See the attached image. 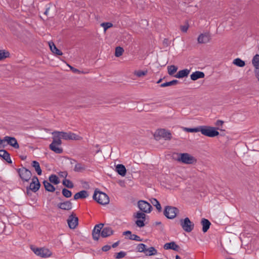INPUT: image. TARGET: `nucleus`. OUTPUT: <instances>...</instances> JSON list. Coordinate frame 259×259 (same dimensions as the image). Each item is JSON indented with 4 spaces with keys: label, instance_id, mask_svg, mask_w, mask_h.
<instances>
[{
    "label": "nucleus",
    "instance_id": "40",
    "mask_svg": "<svg viewBox=\"0 0 259 259\" xmlns=\"http://www.w3.org/2000/svg\"><path fill=\"white\" fill-rule=\"evenodd\" d=\"M137 250L139 252L145 253L146 251V245L143 243L139 244L137 246Z\"/></svg>",
    "mask_w": 259,
    "mask_h": 259
},
{
    "label": "nucleus",
    "instance_id": "17",
    "mask_svg": "<svg viewBox=\"0 0 259 259\" xmlns=\"http://www.w3.org/2000/svg\"><path fill=\"white\" fill-rule=\"evenodd\" d=\"M57 207L61 209L65 210H70L72 208V204L70 201H65L63 202L59 203L57 204Z\"/></svg>",
    "mask_w": 259,
    "mask_h": 259
},
{
    "label": "nucleus",
    "instance_id": "20",
    "mask_svg": "<svg viewBox=\"0 0 259 259\" xmlns=\"http://www.w3.org/2000/svg\"><path fill=\"white\" fill-rule=\"evenodd\" d=\"M0 157H2L8 163H12V161L11 159L10 154L7 151L4 149L0 150Z\"/></svg>",
    "mask_w": 259,
    "mask_h": 259
},
{
    "label": "nucleus",
    "instance_id": "58",
    "mask_svg": "<svg viewBox=\"0 0 259 259\" xmlns=\"http://www.w3.org/2000/svg\"><path fill=\"white\" fill-rule=\"evenodd\" d=\"M21 158L22 160H25L26 158V156H21Z\"/></svg>",
    "mask_w": 259,
    "mask_h": 259
},
{
    "label": "nucleus",
    "instance_id": "3",
    "mask_svg": "<svg viewBox=\"0 0 259 259\" xmlns=\"http://www.w3.org/2000/svg\"><path fill=\"white\" fill-rule=\"evenodd\" d=\"M200 132L202 135L211 138L216 137L219 135V132L216 130L215 127L210 126H200Z\"/></svg>",
    "mask_w": 259,
    "mask_h": 259
},
{
    "label": "nucleus",
    "instance_id": "33",
    "mask_svg": "<svg viewBox=\"0 0 259 259\" xmlns=\"http://www.w3.org/2000/svg\"><path fill=\"white\" fill-rule=\"evenodd\" d=\"M233 63L235 65L242 67L245 65V62L240 58H236L233 60Z\"/></svg>",
    "mask_w": 259,
    "mask_h": 259
},
{
    "label": "nucleus",
    "instance_id": "28",
    "mask_svg": "<svg viewBox=\"0 0 259 259\" xmlns=\"http://www.w3.org/2000/svg\"><path fill=\"white\" fill-rule=\"evenodd\" d=\"M32 166L33 167L37 172V175L40 176L42 174V170L40 167L39 163L36 161L32 162Z\"/></svg>",
    "mask_w": 259,
    "mask_h": 259
},
{
    "label": "nucleus",
    "instance_id": "29",
    "mask_svg": "<svg viewBox=\"0 0 259 259\" xmlns=\"http://www.w3.org/2000/svg\"><path fill=\"white\" fill-rule=\"evenodd\" d=\"M85 165L81 163H77L75 164L74 170L76 172H82L85 169Z\"/></svg>",
    "mask_w": 259,
    "mask_h": 259
},
{
    "label": "nucleus",
    "instance_id": "48",
    "mask_svg": "<svg viewBox=\"0 0 259 259\" xmlns=\"http://www.w3.org/2000/svg\"><path fill=\"white\" fill-rule=\"evenodd\" d=\"M189 24L187 22L184 25L181 26V30L183 32H186L188 29L189 28Z\"/></svg>",
    "mask_w": 259,
    "mask_h": 259
},
{
    "label": "nucleus",
    "instance_id": "56",
    "mask_svg": "<svg viewBox=\"0 0 259 259\" xmlns=\"http://www.w3.org/2000/svg\"><path fill=\"white\" fill-rule=\"evenodd\" d=\"M49 9H50L49 8H47L45 12H44V14L46 15V16L48 15Z\"/></svg>",
    "mask_w": 259,
    "mask_h": 259
},
{
    "label": "nucleus",
    "instance_id": "13",
    "mask_svg": "<svg viewBox=\"0 0 259 259\" xmlns=\"http://www.w3.org/2000/svg\"><path fill=\"white\" fill-rule=\"evenodd\" d=\"M4 143L7 142V144L13 147L15 149H19V145L15 137L5 136L3 138Z\"/></svg>",
    "mask_w": 259,
    "mask_h": 259
},
{
    "label": "nucleus",
    "instance_id": "62",
    "mask_svg": "<svg viewBox=\"0 0 259 259\" xmlns=\"http://www.w3.org/2000/svg\"><path fill=\"white\" fill-rule=\"evenodd\" d=\"M176 259H181V258L178 255H177L176 256Z\"/></svg>",
    "mask_w": 259,
    "mask_h": 259
},
{
    "label": "nucleus",
    "instance_id": "12",
    "mask_svg": "<svg viewBox=\"0 0 259 259\" xmlns=\"http://www.w3.org/2000/svg\"><path fill=\"white\" fill-rule=\"evenodd\" d=\"M103 226L104 224L102 223L99 224L95 226L92 231V236L94 240L97 241L99 240Z\"/></svg>",
    "mask_w": 259,
    "mask_h": 259
},
{
    "label": "nucleus",
    "instance_id": "22",
    "mask_svg": "<svg viewBox=\"0 0 259 259\" xmlns=\"http://www.w3.org/2000/svg\"><path fill=\"white\" fill-rule=\"evenodd\" d=\"M89 196L88 192L85 190H82L79 192L76 193L74 195V199L77 200L78 199H83Z\"/></svg>",
    "mask_w": 259,
    "mask_h": 259
},
{
    "label": "nucleus",
    "instance_id": "63",
    "mask_svg": "<svg viewBox=\"0 0 259 259\" xmlns=\"http://www.w3.org/2000/svg\"><path fill=\"white\" fill-rule=\"evenodd\" d=\"M60 191H56V194L57 195H60Z\"/></svg>",
    "mask_w": 259,
    "mask_h": 259
},
{
    "label": "nucleus",
    "instance_id": "36",
    "mask_svg": "<svg viewBox=\"0 0 259 259\" xmlns=\"http://www.w3.org/2000/svg\"><path fill=\"white\" fill-rule=\"evenodd\" d=\"M63 185H64L68 188H73L74 187V185L73 183L69 180L65 179L63 181Z\"/></svg>",
    "mask_w": 259,
    "mask_h": 259
},
{
    "label": "nucleus",
    "instance_id": "10",
    "mask_svg": "<svg viewBox=\"0 0 259 259\" xmlns=\"http://www.w3.org/2000/svg\"><path fill=\"white\" fill-rule=\"evenodd\" d=\"M67 223L69 227L71 229H74L76 228L78 224V219L76 214L72 212L67 219Z\"/></svg>",
    "mask_w": 259,
    "mask_h": 259
},
{
    "label": "nucleus",
    "instance_id": "37",
    "mask_svg": "<svg viewBox=\"0 0 259 259\" xmlns=\"http://www.w3.org/2000/svg\"><path fill=\"white\" fill-rule=\"evenodd\" d=\"M147 73L148 71L147 70L144 71L139 70L135 71L134 73L137 76L140 77L147 75Z\"/></svg>",
    "mask_w": 259,
    "mask_h": 259
},
{
    "label": "nucleus",
    "instance_id": "46",
    "mask_svg": "<svg viewBox=\"0 0 259 259\" xmlns=\"http://www.w3.org/2000/svg\"><path fill=\"white\" fill-rule=\"evenodd\" d=\"M136 217L138 219H142V220H145L146 219V214L141 212H138L137 213V215Z\"/></svg>",
    "mask_w": 259,
    "mask_h": 259
},
{
    "label": "nucleus",
    "instance_id": "15",
    "mask_svg": "<svg viewBox=\"0 0 259 259\" xmlns=\"http://www.w3.org/2000/svg\"><path fill=\"white\" fill-rule=\"evenodd\" d=\"M252 63L255 68V73L259 81V55L256 54L253 58Z\"/></svg>",
    "mask_w": 259,
    "mask_h": 259
},
{
    "label": "nucleus",
    "instance_id": "30",
    "mask_svg": "<svg viewBox=\"0 0 259 259\" xmlns=\"http://www.w3.org/2000/svg\"><path fill=\"white\" fill-rule=\"evenodd\" d=\"M145 253L146 255L151 256L156 255L157 253V251L154 247H150L146 249Z\"/></svg>",
    "mask_w": 259,
    "mask_h": 259
},
{
    "label": "nucleus",
    "instance_id": "60",
    "mask_svg": "<svg viewBox=\"0 0 259 259\" xmlns=\"http://www.w3.org/2000/svg\"><path fill=\"white\" fill-rule=\"evenodd\" d=\"M162 79V78H160L157 81V83H159L160 82H161Z\"/></svg>",
    "mask_w": 259,
    "mask_h": 259
},
{
    "label": "nucleus",
    "instance_id": "16",
    "mask_svg": "<svg viewBox=\"0 0 259 259\" xmlns=\"http://www.w3.org/2000/svg\"><path fill=\"white\" fill-rule=\"evenodd\" d=\"M210 35L209 33L200 34L198 37L197 40L199 44H205L209 41Z\"/></svg>",
    "mask_w": 259,
    "mask_h": 259
},
{
    "label": "nucleus",
    "instance_id": "18",
    "mask_svg": "<svg viewBox=\"0 0 259 259\" xmlns=\"http://www.w3.org/2000/svg\"><path fill=\"white\" fill-rule=\"evenodd\" d=\"M163 248L166 250L172 249L177 251H178L180 249V246L174 241L165 243L163 246Z\"/></svg>",
    "mask_w": 259,
    "mask_h": 259
},
{
    "label": "nucleus",
    "instance_id": "26",
    "mask_svg": "<svg viewBox=\"0 0 259 259\" xmlns=\"http://www.w3.org/2000/svg\"><path fill=\"white\" fill-rule=\"evenodd\" d=\"M49 45L51 51L54 54L59 56L62 55L63 54L62 52L56 47L53 42H49Z\"/></svg>",
    "mask_w": 259,
    "mask_h": 259
},
{
    "label": "nucleus",
    "instance_id": "25",
    "mask_svg": "<svg viewBox=\"0 0 259 259\" xmlns=\"http://www.w3.org/2000/svg\"><path fill=\"white\" fill-rule=\"evenodd\" d=\"M116 171L121 176H124L126 175V169L125 167L122 164H117L115 167Z\"/></svg>",
    "mask_w": 259,
    "mask_h": 259
},
{
    "label": "nucleus",
    "instance_id": "7",
    "mask_svg": "<svg viewBox=\"0 0 259 259\" xmlns=\"http://www.w3.org/2000/svg\"><path fill=\"white\" fill-rule=\"evenodd\" d=\"M179 209L174 206H166L163 211L164 215L169 219H174L179 213Z\"/></svg>",
    "mask_w": 259,
    "mask_h": 259
},
{
    "label": "nucleus",
    "instance_id": "42",
    "mask_svg": "<svg viewBox=\"0 0 259 259\" xmlns=\"http://www.w3.org/2000/svg\"><path fill=\"white\" fill-rule=\"evenodd\" d=\"M185 131L187 132H190V133L200 132V126H198L196 127L195 128H187V127H186L185 128Z\"/></svg>",
    "mask_w": 259,
    "mask_h": 259
},
{
    "label": "nucleus",
    "instance_id": "39",
    "mask_svg": "<svg viewBox=\"0 0 259 259\" xmlns=\"http://www.w3.org/2000/svg\"><path fill=\"white\" fill-rule=\"evenodd\" d=\"M62 194L65 197L68 198L71 196L72 192L66 188H63L62 189Z\"/></svg>",
    "mask_w": 259,
    "mask_h": 259
},
{
    "label": "nucleus",
    "instance_id": "38",
    "mask_svg": "<svg viewBox=\"0 0 259 259\" xmlns=\"http://www.w3.org/2000/svg\"><path fill=\"white\" fill-rule=\"evenodd\" d=\"M124 52V50L122 47H117L115 48V56L116 57L121 56Z\"/></svg>",
    "mask_w": 259,
    "mask_h": 259
},
{
    "label": "nucleus",
    "instance_id": "24",
    "mask_svg": "<svg viewBox=\"0 0 259 259\" xmlns=\"http://www.w3.org/2000/svg\"><path fill=\"white\" fill-rule=\"evenodd\" d=\"M201 224L202 225V231L204 233L206 232L210 227V222L207 219L203 218L201 220Z\"/></svg>",
    "mask_w": 259,
    "mask_h": 259
},
{
    "label": "nucleus",
    "instance_id": "52",
    "mask_svg": "<svg viewBox=\"0 0 259 259\" xmlns=\"http://www.w3.org/2000/svg\"><path fill=\"white\" fill-rule=\"evenodd\" d=\"M3 143H4L3 139H1L0 138V148H2V147L4 148L6 146V145H5V144L3 145Z\"/></svg>",
    "mask_w": 259,
    "mask_h": 259
},
{
    "label": "nucleus",
    "instance_id": "8",
    "mask_svg": "<svg viewBox=\"0 0 259 259\" xmlns=\"http://www.w3.org/2000/svg\"><path fill=\"white\" fill-rule=\"evenodd\" d=\"M20 178L23 182H28L31 179L32 174L29 169L23 167L16 169Z\"/></svg>",
    "mask_w": 259,
    "mask_h": 259
},
{
    "label": "nucleus",
    "instance_id": "41",
    "mask_svg": "<svg viewBox=\"0 0 259 259\" xmlns=\"http://www.w3.org/2000/svg\"><path fill=\"white\" fill-rule=\"evenodd\" d=\"M10 53L9 52H5L4 50H0V60L9 57Z\"/></svg>",
    "mask_w": 259,
    "mask_h": 259
},
{
    "label": "nucleus",
    "instance_id": "59",
    "mask_svg": "<svg viewBox=\"0 0 259 259\" xmlns=\"http://www.w3.org/2000/svg\"><path fill=\"white\" fill-rule=\"evenodd\" d=\"M160 224H161V222H155V225H160Z\"/></svg>",
    "mask_w": 259,
    "mask_h": 259
},
{
    "label": "nucleus",
    "instance_id": "55",
    "mask_svg": "<svg viewBox=\"0 0 259 259\" xmlns=\"http://www.w3.org/2000/svg\"><path fill=\"white\" fill-rule=\"evenodd\" d=\"M61 173H62V174L60 175V176L63 177H67V174L66 171L62 172Z\"/></svg>",
    "mask_w": 259,
    "mask_h": 259
},
{
    "label": "nucleus",
    "instance_id": "51",
    "mask_svg": "<svg viewBox=\"0 0 259 259\" xmlns=\"http://www.w3.org/2000/svg\"><path fill=\"white\" fill-rule=\"evenodd\" d=\"M69 67H70V68L71 70L73 72H74V73H80V71L79 70H78L77 69L75 68H74V67H72V66H70Z\"/></svg>",
    "mask_w": 259,
    "mask_h": 259
},
{
    "label": "nucleus",
    "instance_id": "45",
    "mask_svg": "<svg viewBox=\"0 0 259 259\" xmlns=\"http://www.w3.org/2000/svg\"><path fill=\"white\" fill-rule=\"evenodd\" d=\"M126 255V253L124 251H120L116 254L115 258L119 259L124 257Z\"/></svg>",
    "mask_w": 259,
    "mask_h": 259
},
{
    "label": "nucleus",
    "instance_id": "2",
    "mask_svg": "<svg viewBox=\"0 0 259 259\" xmlns=\"http://www.w3.org/2000/svg\"><path fill=\"white\" fill-rule=\"evenodd\" d=\"M93 198L101 205H106L109 203V198L108 195L105 193L98 191L96 190L94 192Z\"/></svg>",
    "mask_w": 259,
    "mask_h": 259
},
{
    "label": "nucleus",
    "instance_id": "27",
    "mask_svg": "<svg viewBox=\"0 0 259 259\" xmlns=\"http://www.w3.org/2000/svg\"><path fill=\"white\" fill-rule=\"evenodd\" d=\"M43 184L46 191L50 192H53L55 191V187L51 184V182L45 180L43 182Z\"/></svg>",
    "mask_w": 259,
    "mask_h": 259
},
{
    "label": "nucleus",
    "instance_id": "1",
    "mask_svg": "<svg viewBox=\"0 0 259 259\" xmlns=\"http://www.w3.org/2000/svg\"><path fill=\"white\" fill-rule=\"evenodd\" d=\"M53 136V141L49 145V148L56 154H61L63 152V148L59 147L62 144L61 139L65 140H78L80 137L71 132L54 131L52 133Z\"/></svg>",
    "mask_w": 259,
    "mask_h": 259
},
{
    "label": "nucleus",
    "instance_id": "57",
    "mask_svg": "<svg viewBox=\"0 0 259 259\" xmlns=\"http://www.w3.org/2000/svg\"><path fill=\"white\" fill-rule=\"evenodd\" d=\"M30 190H30V189H29V187H27V188H26V193H27V194L28 195H29V193H30Z\"/></svg>",
    "mask_w": 259,
    "mask_h": 259
},
{
    "label": "nucleus",
    "instance_id": "47",
    "mask_svg": "<svg viewBox=\"0 0 259 259\" xmlns=\"http://www.w3.org/2000/svg\"><path fill=\"white\" fill-rule=\"evenodd\" d=\"M145 220H138L136 221V225L139 227H143L145 226L144 222Z\"/></svg>",
    "mask_w": 259,
    "mask_h": 259
},
{
    "label": "nucleus",
    "instance_id": "53",
    "mask_svg": "<svg viewBox=\"0 0 259 259\" xmlns=\"http://www.w3.org/2000/svg\"><path fill=\"white\" fill-rule=\"evenodd\" d=\"M123 235H130L131 236L132 235V232L130 231H126L123 233Z\"/></svg>",
    "mask_w": 259,
    "mask_h": 259
},
{
    "label": "nucleus",
    "instance_id": "54",
    "mask_svg": "<svg viewBox=\"0 0 259 259\" xmlns=\"http://www.w3.org/2000/svg\"><path fill=\"white\" fill-rule=\"evenodd\" d=\"M119 243V241H117L116 242H115V243H113V244H112V247L113 248H115V247H116L118 245Z\"/></svg>",
    "mask_w": 259,
    "mask_h": 259
},
{
    "label": "nucleus",
    "instance_id": "43",
    "mask_svg": "<svg viewBox=\"0 0 259 259\" xmlns=\"http://www.w3.org/2000/svg\"><path fill=\"white\" fill-rule=\"evenodd\" d=\"M101 26L104 28V31H106L108 28L112 27L113 24L110 22H104L101 24Z\"/></svg>",
    "mask_w": 259,
    "mask_h": 259
},
{
    "label": "nucleus",
    "instance_id": "44",
    "mask_svg": "<svg viewBox=\"0 0 259 259\" xmlns=\"http://www.w3.org/2000/svg\"><path fill=\"white\" fill-rule=\"evenodd\" d=\"M129 239L130 240H135L137 241H142V239H141L139 236L135 235V234H132L131 236H130L129 237Z\"/></svg>",
    "mask_w": 259,
    "mask_h": 259
},
{
    "label": "nucleus",
    "instance_id": "50",
    "mask_svg": "<svg viewBox=\"0 0 259 259\" xmlns=\"http://www.w3.org/2000/svg\"><path fill=\"white\" fill-rule=\"evenodd\" d=\"M224 123V121L223 120H218L215 123V125L216 126H220V125H222Z\"/></svg>",
    "mask_w": 259,
    "mask_h": 259
},
{
    "label": "nucleus",
    "instance_id": "31",
    "mask_svg": "<svg viewBox=\"0 0 259 259\" xmlns=\"http://www.w3.org/2000/svg\"><path fill=\"white\" fill-rule=\"evenodd\" d=\"M50 182L55 185H57L60 183L59 178L55 175H51L49 178Z\"/></svg>",
    "mask_w": 259,
    "mask_h": 259
},
{
    "label": "nucleus",
    "instance_id": "14",
    "mask_svg": "<svg viewBox=\"0 0 259 259\" xmlns=\"http://www.w3.org/2000/svg\"><path fill=\"white\" fill-rule=\"evenodd\" d=\"M40 187V184L39 182L37 177L35 176L32 178V182L29 185V189L33 192H37Z\"/></svg>",
    "mask_w": 259,
    "mask_h": 259
},
{
    "label": "nucleus",
    "instance_id": "32",
    "mask_svg": "<svg viewBox=\"0 0 259 259\" xmlns=\"http://www.w3.org/2000/svg\"><path fill=\"white\" fill-rule=\"evenodd\" d=\"M178 83H179V81L178 80L175 79V80H172L170 81L166 82L161 83L160 85V87L161 88H164V87H168V86L174 85L178 84Z\"/></svg>",
    "mask_w": 259,
    "mask_h": 259
},
{
    "label": "nucleus",
    "instance_id": "19",
    "mask_svg": "<svg viewBox=\"0 0 259 259\" xmlns=\"http://www.w3.org/2000/svg\"><path fill=\"white\" fill-rule=\"evenodd\" d=\"M114 231L111 227H106L102 228L101 236L103 238H106L112 235L113 234Z\"/></svg>",
    "mask_w": 259,
    "mask_h": 259
},
{
    "label": "nucleus",
    "instance_id": "61",
    "mask_svg": "<svg viewBox=\"0 0 259 259\" xmlns=\"http://www.w3.org/2000/svg\"><path fill=\"white\" fill-rule=\"evenodd\" d=\"M168 40L167 39H164L163 40V44H166Z\"/></svg>",
    "mask_w": 259,
    "mask_h": 259
},
{
    "label": "nucleus",
    "instance_id": "34",
    "mask_svg": "<svg viewBox=\"0 0 259 259\" xmlns=\"http://www.w3.org/2000/svg\"><path fill=\"white\" fill-rule=\"evenodd\" d=\"M178 67L174 65L167 67L168 73L169 75H173L177 72Z\"/></svg>",
    "mask_w": 259,
    "mask_h": 259
},
{
    "label": "nucleus",
    "instance_id": "9",
    "mask_svg": "<svg viewBox=\"0 0 259 259\" xmlns=\"http://www.w3.org/2000/svg\"><path fill=\"white\" fill-rule=\"evenodd\" d=\"M180 223L183 229L186 232H190L194 229V224L190 221L189 218L181 219Z\"/></svg>",
    "mask_w": 259,
    "mask_h": 259
},
{
    "label": "nucleus",
    "instance_id": "64",
    "mask_svg": "<svg viewBox=\"0 0 259 259\" xmlns=\"http://www.w3.org/2000/svg\"><path fill=\"white\" fill-rule=\"evenodd\" d=\"M100 151H101V149H100V148H99V149H98V150L96 152V153H98Z\"/></svg>",
    "mask_w": 259,
    "mask_h": 259
},
{
    "label": "nucleus",
    "instance_id": "23",
    "mask_svg": "<svg viewBox=\"0 0 259 259\" xmlns=\"http://www.w3.org/2000/svg\"><path fill=\"white\" fill-rule=\"evenodd\" d=\"M190 72V70L187 69L180 70L176 75H174V77L178 78L187 77L189 75Z\"/></svg>",
    "mask_w": 259,
    "mask_h": 259
},
{
    "label": "nucleus",
    "instance_id": "11",
    "mask_svg": "<svg viewBox=\"0 0 259 259\" xmlns=\"http://www.w3.org/2000/svg\"><path fill=\"white\" fill-rule=\"evenodd\" d=\"M138 205L139 209L145 213H149L151 212L152 207L151 205L144 200H140L138 202Z\"/></svg>",
    "mask_w": 259,
    "mask_h": 259
},
{
    "label": "nucleus",
    "instance_id": "21",
    "mask_svg": "<svg viewBox=\"0 0 259 259\" xmlns=\"http://www.w3.org/2000/svg\"><path fill=\"white\" fill-rule=\"evenodd\" d=\"M205 74L203 72L196 71L191 74L190 77L192 80H196L199 78H204Z\"/></svg>",
    "mask_w": 259,
    "mask_h": 259
},
{
    "label": "nucleus",
    "instance_id": "49",
    "mask_svg": "<svg viewBox=\"0 0 259 259\" xmlns=\"http://www.w3.org/2000/svg\"><path fill=\"white\" fill-rule=\"evenodd\" d=\"M110 248H111V246L108 245H106L102 247V250L103 251H107L109 250H110Z\"/></svg>",
    "mask_w": 259,
    "mask_h": 259
},
{
    "label": "nucleus",
    "instance_id": "6",
    "mask_svg": "<svg viewBox=\"0 0 259 259\" xmlns=\"http://www.w3.org/2000/svg\"><path fill=\"white\" fill-rule=\"evenodd\" d=\"M154 137L157 140H159L161 138H163L165 140H170L172 137L170 132L165 129H159L155 133Z\"/></svg>",
    "mask_w": 259,
    "mask_h": 259
},
{
    "label": "nucleus",
    "instance_id": "5",
    "mask_svg": "<svg viewBox=\"0 0 259 259\" xmlns=\"http://www.w3.org/2000/svg\"><path fill=\"white\" fill-rule=\"evenodd\" d=\"M30 248L36 255L41 257L46 258L50 257L52 255V252L46 248H38L31 246Z\"/></svg>",
    "mask_w": 259,
    "mask_h": 259
},
{
    "label": "nucleus",
    "instance_id": "35",
    "mask_svg": "<svg viewBox=\"0 0 259 259\" xmlns=\"http://www.w3.org/2000/svg\"><path fill=\"white\" fill-rule=\"evenodd\" d=\"M151 203L156 207V209L158 210V211H161V207L159 201L155 198H152L151 200Z\"/></svg>",
    "mask_w": 259,
    "mask_h": 259
},
{
    "label": "nucleus",
    "instance_id": "4",
    "mask_svg": "<svg viewBox=\"0 0 259 259\" xmlns=\"http://www.w3.org/2000/svg\"><path fill=\"white\" fill-rule=\"evenodd\" d=\"M179 156L177 158L178 161L187 164H193L196 163L197 159L190 154L187 153L178 154Z\"/></svg>",
    "mask_w": 259,
    "mask_h": 259
}]
</instances>
